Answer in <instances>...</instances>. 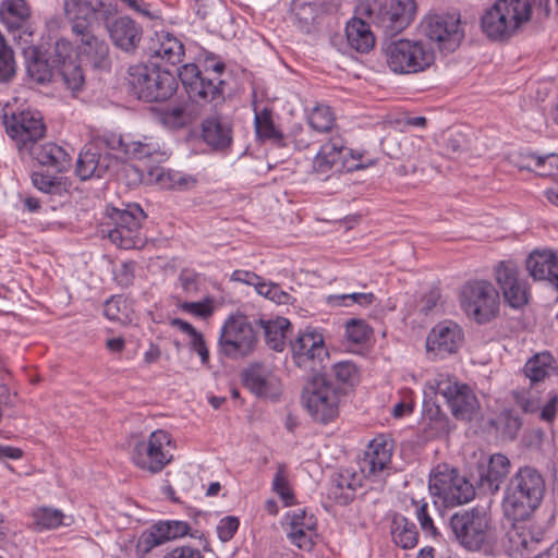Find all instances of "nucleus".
<instances>
[{"instance_id":"f257e3e1","label":"nucleus","mask_w":558,"mask_h":558,"mask_svg":"<svg viewBox=\"0 0 558 558\" xmlns=\"http://www.w3.org/2000/svg\"><path fill=\"white\" fill-rule=\"evenodd\" d=\"M416 13L414 0H377L360 1L353 16L345 23L344 35H374L371 26L375 25L387 35H399L413 21Z\"/></svg>"},{"instance_id":"f03ea898","label":"nucleus","mask_w":558,"mask_h":558,"mask_svg":"<svg viewBox=\"0 0 558 558\" xmlns=\"http://www.w3.org/2000/svg\"><path fill=\"white\" fill-rule=\"evenodd\" d=\"M550 10V0H496L481 17V28L485 35H511L531 21L542 24Z\"/></svg>"},{"instance_id":"7ed1b4c3","label":"nucleus","mask_w":558,"mask_h":558,"mask_svg":"<svg viewBox=\"0 0 558 558\" xmlns=\"http://www.w3.org/2000/svg\"><path fill=\"white\" fill-rule=\"evenodd\" d=\"M546 493L543 474L535 468H519L506 485L502 510L512 522L529 520L541 506Z\"/></svg>"},{"instance_id":"20e7f679","label":"nucleus","mask_w":558,"mask_h":558,"mask_svg":"<svg viewBox=\"0 0 558 558\" xmlns=\"http://www.w3.org/2000/svg\"><path fill=\"white\" fill-rule=\"evenodd\" d=\"M225 68V63L216 61L211 53L205 59V73L194 63L184 64L179 70V77L189 99L201 107L210 105L213 109L221 105L225 101L226 83L220 75Z\"/></svg>"},{"instance_id":"39448f33","label":"nucleus","mask_w":558,"mask_h":558,"mask_svg":"<svg viewBox=\"0 0 558 558\" xmlns=\"http://www.w3.org/2000/svg\"><path fill=\"white\" fill-rule=\"evenodd\" d=\"M383 50L388 68L396 74L421 73L435 61L433 45L423 38L400 37L387 40Z\"/></svg>"},{"instance_id":"423d86ee","label":"nucleus","mask_w":558,"mask_h":558,"mask_svg":"<svg viewBox=\"0 0 558 558\" xmlns=\"http://www.w3.org/2000/svg\"><path fill=\"white\" fill-rule=\"evenodd\" d=\"M449 527L458 544L469 551L488 548L496 541L492 517L483 508L454 512L450 517Z\"/></svg>"},{"instance_id":"0eeeda50","label":"nucleus","mask_w":558,"mask_h":558,"mask_svg":"<svg viewBox=\"0 0 558 558\" xmlns=\"http://www.w3.org/2000/svg\"><path fill=\"white\" fill-rule=\"evenodd\" d=\"M125 80L129 94L147 102L165 101L178 87L171 72L142 63L130 66Z\"/></svg>"},{"instance_id":"6e6552de","label":"nucleus","mask_w":558,"mask_h":558,"mask_svg":"<svg viewBox=\"0 0 558 558\" xmlns=\"http://www.w3.org/2000/svg\"><path fill=\"white\" fill-rule=\"evenodd\" d=\"M425 397L441 396L457 420L471 421L480 409V403L465 384H459L447 375H438L429 380L424 390Z\"/></svg>"},{"instance_id":"1a4fd4ad","label":"nucleus","mask_w":558,"mask_h":558,"mask_svg":"<svg viewBox=\"0 0 558 558\" xmlns=\"http://www.w3.org/2000/svg\"><path fill=\"white\" fill-rule=\"evenodd\" d=\"M461 307L478 324H486L499 313V292L487 280L466 282L460 294Z\"/></svg>"},{"instance_id":"9d476101","label":"nucleus","mask_w":558,"mask_h":558,"mask_svg":"<svg viewBox=\"0 0 558 558\" xmlns=\"http://www.w3.org/2000/svg\"><path fill=\"white\" fill-rule=\"evenodd\" d=\"M429 490L432 495L440 498L446 507L468 504L475 496L473 484L447 465L437 466L429 476Z\"/></svg>"},{"instance_id":"9b49d317","label":"nucleus","mask_w":558,"mask_h":558,"mask_svg":"<svg viewBox=\"0 0 558 558\" xmlns=\"http://www.w3.org/2000/svg\"><path fill=\"white\" fill-rule=\"evenodd\" d=\"M302 401L312 417L326 423L337 414L338 388L323 375H315L306 383Z\"/></svg>"},{"instance_id":"f8f14e48","label":"nucleus","mask_w":558,"mask_h":558,"mask_svg":"<svg viewBox=\"0 0 558 558\" xmlns=\"http://www.w3.org/2000/svg\"><path fill=\"white\" fill-rule=\"evenodd\" d=\"M108 216L113 228L109 230L108 238L112 243L123 250H130L142 244L141 227L146 214L137 204H128L125 208L112 207Z\"/></svg>"},{"instance_id":"ddd939ff","label":"nucleus","mask_w":558,"mask_h":558,"mask_svg":"<svg viewBox=\"0 0 558 558\" xmlns=\"http://www.w3.org/2000/svg\"><path fill=\"white\" fill-rule=\"evenodd\" d=\"M257 343L255 330L244 315H232L223 324L219 337L220 352L232 359L247 356Z\"/></svg>"},{"instance_id":"4468645a","label":"nucleus","mask_w":558,"mask_h":558,"mask_svg":"<svg viewBox=\"0 0 558 558\" xmlns=\"http://www.w3.org/2000/svg\"><path fill=\"white\" fill-rule=\"evenodd\" d=\"M170 444L171 437L166 430H155L147 440H140L134 445L132 461L144 471L159 473L172 460V454L167 449Z\"/></svg>"},{"instance_id":"2eb2a0df","label":"nucleus","mask_w":558,"mask_h":558,"mask_svg":"<svg viewBox=\"0 0 558 558\" xmlns=\"http://www.w3.org/2000/svg\"><path fill=\"white\" fill-rule=\"evenodd\" d=\"M494 275L506 304L512 308H521L527 304L529 282L514 262H499L494 268Z\"/></svg>"},{"instance_id":"dca6fc26","label":"nucleus","mask_w":558,"mask_h":558,"mask_svg":"<svg viewBox=\"0 0 558 558\" xmlns=\"http://www.w3.org/2000/svg\"><path fill=\"white\" fill-rule=\"evenodd\" d=\"M100 143L111 150H120L126 156L138 160L161 162L166 158V154L161 150L158 140L151 136L131 140L128 136L109 134L105 135Z\"/></svg>"},{"instance_id":"f3484780","label":"nucleus","mask_w":558,"mask_h":558,"mask_svg":"<svg viewBox=\"0 0 558 558\" xmlns=\"http://www.w3.org/2000/svg\"><path fill=\"white\" fill-rule=\"evenodd\" d=\"M28 77L38 84H46L57 77V61L53 44L32 45L23 49Z\"/></svg>"},{"instance_id":"a211bd4d","label":"nucleus","mask_w":558,"mask_h":558,"mask_svg":"<svg viewBox=\"0 0 558 558\" xmlns=\"http://www.w3.org/2000/svg\"><path fill=\"white\" fill-rule=\"evenodd\" d=\"M53 56L58 64L57 76H60L63 84L72 92H78L84 84L85 77L82 63H77L74 56L72 43L65 38H57L53 43Z\"/></svg>"},{"instance_id":"6ab92c4d","label":"nucleus","mask_w":558,"mask_h":558,"mask_svg":"<svg viewBox=\"0 0 558 558\" xmlns=\"http://www.w3.org/2000/svg\"><path fill=\"white\" fill-rule=\"evenodd\" d=\"M292 359L299 367L314 371L327 352L324 345V337L314 329L300 331L291 342Z\"/></svg>"},{"instance_id":"aec40b11","label":"nucleus","mask_w":558,"mask_h":558,"mask_svg":"<svg viewBox=\"0 0 558 558\" xmlns=\"http://www.w3.org/2000/svg\"><path fill=\"white\" fill-rule=\"evenodd\" d=\"M46 126L41 117L31 111H22L7 123V133L16 143L19 149L27 150L33 143L44 137Z\"/></svg>"},{"instance_id":"412c9836","label":"nucleus","mask_w":558,"mask_h":558,"mask_svg":"<svg viewBox=\"0 0 558 558\" xmlns=\"http://www.w3.org/2000/svg\"><path fill=\"white\" fill-rule=\"evenodd\" d=\"M509 472L510 460L501 453H495L477 464L473 476L480 490L494 495L500 489Z\"/></svg>"},{"instance_id":"4be33fe9","label":"nucleus","mask_w":558,"mask_h":558,"mask_svg":"<svg viewBox=\"0 0 558 558\" xmlns=\"http://www.w3.org/2000/svg\"><path fill=\"white\" fill-rule=\"evenodd\" d=\"M461 327L452 320L438 323L428 333L426 349L438 357L456 353L463 342Z\"/></svg>"},{"instance_id":"5701e85b","label":"nucleus","mask_w":558,"mask_h":558,"mask_svg":"<svg viewBox=\"0 0 558 558\" xmlns=\"http://www.w3.org/2000/svg\"><path fill=\"white\" fill-rule=\"evenodd\" d=\"M118 166V158L110 153H100L97 145H86L76 160L75 173L85 181L102 178Z\"/></svg>"},{"instance_id":"b1692460","label":"nucleus","mask_w":558,"mask_h":558,"mask_svg":"<svg viewBox=\"0 0 558 558\" xmlns=\"http://www.w3.org/2000/svg\"><path fill=\"white\" fill-rule=\"evenodd\" d=\"M391 454L392 446L384 436L374 438L360 461L361 475L367 478H380L385 470L389 468Z\"/></svg>"},{"instance_id":"393cba45","label":"nucleus","mask_w":558,"mask_h":558,"mask_svg":"<svg viewBox=\"0 0 558 558\" xmlns=\"http://www.w3.org/2000/svg\"><path fill=\"white\" fill-rule=\"evenodd\" d=\"M190 530V524L185 521H159L141 535L137 544V550L143 554H147L154 547L159 546L165 542L187 535Z\"/></svg>"},{"instance_id":"a878e982","label":"nucleus","mask_w":558,"mask_h":558,"mask_svg":"<svg viewBox=\"0 0 558 558\" xmlns=\"http://www.w3.org/2000/svg\"><path fill=\"white\" fill-rule=\"evenodd\" d=\"M31 7L25 0H2L0 2V21L9 33L33 35L35 28L31 21Z\"/></svg>"},{"instance_id":"bb28decb","label":"nucleus","mask_w":558,"mask_h":558,"mask_svg":"<svg viewBox=\"0 0 558 558\" xmlns=\"http://www.w3.org/2000/svg\"><path fill=\"white\" fill-rule=\"evenodd\" d=\"M465 25L459 12H430L422 19L418 29L421 35H464Z\"/></svg>"},{"instance_id":"cd10ccee","label":"nucleus","mask_w":558,"mask_h":558,"mask_svg":"<svg viewBox=\"0 0 558 558\" xmlns=\"http://www.w3.org/2000/svg\"><path fill=\"white\" fill-rule=\"evenodd\" d=\"M27 151L38 165L48 168L54 173L68 171L71 167L72 158L70 154L56 143H33Z\"/></svg>"},{"instance_id":"c85d7f7f","label":"nucleus","mask_w":558,"mask_h":558,"mask_svg":"<svg viewBox=\"0 0 558 558\" xmlns=\"http://www.w3.org/2000/svg\"><path fill=\"white\" fill-rule=\"evenodd\" d=\"M351 150L345 146L340 136L331 137L329 142L322 145L313 160V169L320 174L327 173L336 168L338 171L344 167L343 159Z\"/></svg>"},{"instance_id":"c756f323","label":"nucleus","mask_w":558,"mask_h":558,"mask_svg":"<svg viewBox=\"0 0 558 558\" xmlns=\"http://www.w3.org/2000/svg\"><path fill=\"white\" fill-rule=\"evenodd\" d=\"M143 57L159 58L172 65L182 62L184 46L178 37H144Z\"/></svg>"},{"instance_id":"7c9ffc66","label":"nucleus","mask_w":558,"mask_h":558,"mask_svg":"<svg viewBox=\"0 0 558 558\" xmlns=\"http://www.w3.org/2000/svg\"><path fill=\"white\" fill-rule=\"evenodd\" d=\"M363 476L352 470L344 469L331 477L328 488V498L338 505H349L355 493L362 487Z\"/></svg>"},{"instance_id":"2f4dec72","label":"nucleus","mask_w":558,"mask_h":558,"mask_svg":"<svg viewBox=\"0 0 558 558\" xmlns=\"http://www.w3.org/2000/svg\"><path fill=\"white\" fill-rule=\"evenodd\" d=\"M526 269L534 280H547L558 290V251H534L526 259Z\"/></svg>"},{"instance_id":"473e14b6","label":"nucleus","mask_w":558,"mask_h":558,"mask_svg":"<svg viewBox=\"0 0 558 558\" xmlns=\"http://www.w3.org/2000/svg\"><path fill=\"white\" fill-rule=\"evenodd\" d=\"M74 56L81 63L89 64L99 70L110 65L108 44L100 37H82V43L74 50Z\"/></svg>"},{"instance_id":"72a5a7b5","label":"nucleus","mask_w":558,"mask_h":558,"mask_svg":"<svg viewBox=\"0 0 558 558\" xmlns=\"http://www.w3.org/2000/svg\"><path fill=\"white\" fill-rule=\"evenodd\" d=\"M242 383L257 397H268L275 388L276 377L265 364L254 363L242 372Z\"/></svg>"},{"instance_id":"f704fd0d","label":"nucleus","mask_w":558,"mask_h":558,"mask_svg":"<svg viewBox=\"0 0 558 558\" xmlns=\"http://www.w3.org/2000/svg\"><path fill=\"white\" fill-rule=\"evenodd\" d=\"M64 9L72 23L73 33L75 35H88L96 19V10L92 3L84 0H66Z\"/></svg>"},{"instance_id":"c9c22d12","label":"nucleus","mask_w":558,"mask_h":558,"mask_svg":"<svg viewBox=\"0 0 558 558\" xmlns=\"http://www.w3.org/2000/svg\"><path fill=\"white\" fill-rule=\"evenodd\" d=\"M203 138L215 149H223L232 142V131L229 121L221 116L207 118L203 122Z\"/></svg>"},{"instance_id":"e433bc0d","label":"nucleus","mask_w":558,"mask_h":558,"mask_svg":"<svg viewBox=\"0 0 558 558\" xmlns=\"http://www.w3.org/2000/svg\"><path fill=\"white\" fill-rule=\"evenodd\" d=\"M525 378L531 386L543 383L545 379L558 374V366L554 356L548 352H542L530 357L524 367Z\"/></svg>"},{"instance_id":"4c0bfd02","label":"nucleus","mask_w":558,"mask_h":558,"mask_svg":"<svg viewBox=\"0 0 558 558\" xmlns=\"http://www.w3.org/2000/svg\"><path fill=\"white\" fill-rule=\"evenodd\" d=\"M292 11L300 25V31L306 33L315 32L313 26L326 17L322 2L318 0H293Z\"/></svg>"},{"instance_id":"58836bf2","label":"nucleus","mask_w":558,"mask_h":558,"mask_svg":"<svg viewBox=\"0 0 558 558\" xmlns=\"http://www.w3.org/2000/svg\"><path fill=\"white\" fill-rule=\"evenodd\" d=\"M71 517H66L61 510L51 507H39L32 512V526L35 531L52 530L61 525L69 526Z\"/></svg>"},{"instance_id":"ea45409f","label":"nucleus","mask_w":558,"mask_h":558,"mask_svg":"<svg viewBox=\"0 0 558 558\" xmlns=\"http://www.w3.org/2000/svg\"><path fill=\"white\" fill-rule=\"evenodd\" d=\"M391 536L395 544L402 549H411L418 542L416 525L403 515H397L392 520Z\"/></svg>"},{"instance_id":"a19ab883","label":"nucleus","mask_w":558,"mask_h":558,"mask_svg":"<svg viewBox=\"0 0 558 558\" xmlns=\"http://www.w3.org/2000/svg\"><path fill=\"white\" fill-rule=\"evenodd\" d=\"M255 132L259 140L270 141L278 146H284L282 133L276 128L271 109L264 108L255 113Z\"/></svg>"},{"instance_id":"79ce46f5","label":"nucleus","mask_w":558,"mask_h":558,"mask_svg":"<svg viewBox=\"0 0 558 558\" xmlns=\"http://www.w3.org/2000/svg\"><path fill=\"white\" fill-rule=\"evenodd\" d=\"M262 324L267 345L277 352L283 351L290 322L284 317H277L274 320H262Z\"/></svg>"},{"instance_id":"37998d69","label":"nucleus","mask_w":558,"mask_h":558,"mask_svg":"<svg viewBox=\"0 0 558 558\" xmlns=\"http://www.w3.org/2000/svg\"><path fill=\"white\" fill-rule=\"evenodd\" d=\"M376 37H331V45L343 54L369 52L376 44Z\"/></svg>"},{"instance_id":"c03bdc74","label":"nucleus","mask_w":558,"mask_h":558,"mask_svg":"<svg viewBox=\"0 0 558 558\" xmlns=\"http://www.w3.org/2000/svg\"><path fill=\"white\" fill-rule=\"evenodd\" d=\"M507 536L510 543V549L514 554L522 555L524 551L533 550L538 543V541L533 537L530 530L517 525L515 522H513L511 529L508 531Z\"/></svg>"},{"instance_id":"a18cd8bd","label":"nucleus","mask_w":558,"mask_h":558,"mask_svg":"<svg viewBox=\"0 0 558 558\" xmlns=\"http://www.w3.org/2000/svg\"><path fill=\"white\" fill-rule=\"evenodd\" d=\"M157 181L165 189L178 190H189L197 182L193 175L171 169H162L157 175Z\"/></svg>"},{"instance_id":"49530a36","label":"nucleus","mask_w":558,"mask_h":558,"mask_svg":"<svg viewBox=\"0 0 558 558\" xmlns=\"http://www.w3.org/2000/svg\"><path fill=\"white\" fill-rule=\"evenodd\" d=\"M16 74V62L14 51L5 41L4 37H0V83H9Z\"/></svg>"},{"instance_id":"de8ad7c7","label":"nucleus","mask_w":558,"mask_h":558,"mask_svg":"<svg viewBox=\"0 0 558 558\" xmlns=\"http://www.w3.org/2000/svg\"><path fill=\"white\" fill-rule=\"evenodd\" d=\"M308 123L317 132L326 133L335 125V116L329 106L318 105L310 113Z\"/></svg>"},{"instance_id":"09e8293b","label":"nucleus","mask_w":558,"mask_h":558,"mask_svg":"<svg viewBox=\"0 0 558 558\" xmlns=\"http://www.w3.org/2000/svg\"><path fill=\"white\" fill-rule=\"evenodd\" d=\"M527 158L534 160L538 175L553 177L558 180V154L538 155L533 153Z\"/></svg>"},{"instance_id":"8fccbe9b","label":"nucleus","mask_w":558,"mask_h":558,"mask_svg":"<svg viewBox=\"0 0 558 558\" xmlns=\"http://www.w3.org/2000/svg\"><path fill=\"white\" fill-rule=\"evenodd\" d=\"M32 182L36 189L47 194H61L65 191L62 178L35 171Z\"/></svg>"},{"instance_id":"3c124183","label":"nucleus","mask_w":558,"mask_h":558,"mask_svg":"<svg viewBox=\"0 0 558 558\" xmlns=\"http://www.w3.org/2000/svg\"><path fill=\"white\" fill-rule=\"evenodd\" d=\"M374 300L375 295L372 292H355L349 294L330 295L328 296V304L331 306H350L355 303L360 306H368L374 302Z\"/></svg>"},{"instance_id":"603ef678","label":"nucleus","mask_w":558,"mask_h":558,"mask_svg":"<svg viewBox=\"0 0 558 558\" xmlns=\"http://www.w3.org/2000/svg\"><path fill=\"white\" fill-rule=\"evenodd\" d=\"M372 335V329L363 319L352 318L345 324V337L355 344L365 343Z\"/></svg>"},{"instance_id":"864d4df0","label":"nucleus","mask_w":558,"mask_h":558,"mask_svg":"<svg viewBox=\"0 0 558 558\" xmlns=\"http://www.w3.org/2000/svg\"><path fill=\"white\" fill-rule=\"evenodd\" d=\"M272 489L284 501L286 506H291L293 502V493L290 489L289 482L286 474V466L279 464L275 473Z\"/></svg>"},{"instance_id":"5fc2aeb1","label":"nucleus","mask_w":558,"mask_h":558,"mask_svg":"<svg viewBox=\"0 0 558 558\" xmlns=\"http://www.w3.org/2000/svg\"><path fill=\"white\" fill-rule=\"evenodd\" d=\"M107 29L110 35H138L141 27L130 16H119L107 22Z\"/></svg>"},{"instance_id":"6e6d98bb","label":"nucleus","mask_w":558,"mask_h":558,"mask_svg":"<svg viewBox=\"0 0 558 558\" xmlns=\"http://www.w3.org/2000/svg\"><path fill=\"white\" fill-rule=\"evenodd\" d=\"M290 531L293 530H316L317 520L313 514H307L304 509L293 510L287 513Z\"/></svg>"},{"instance_id":"4d7b16f0","label":"nucleus","mask_w":558,"mask_h":558,"mask_svg":"<svg viewBox=\"0 0 558 558\" xmlns=\"http://www.w3.org/2000/svg\"><path fill=\"white\" fill-rule=\"evenodd\" d=\"M116 48L130 54L143 56V45H146L144 37H111Z\"/></svg>"},{"instance_id":"13d9d810","label":"nucleus","mask_w":558,"mask_h":558,"mask_svg":"<svg viewBox=\"0 0 558 558\" xmlns=\"http://www.w3.org/2000/svg\"><path fill=\"white\" fill-rule=\"evenodd\" d=\"M316 530H293L288 532V538L298 548L310 551L314 546V536Z\"/></svg>"},{"instance_id":"bf43d9fd","label":"nucleus","mask_w":558,"mask_h":558,"mask_svg":"<svg viewBox=\"0 0 558 558\" xmlns=\"http://www.w3.org/2000/svg\"><path fill=\"white\" fill-rule=\"evenodd\" d=\"M258 293L277 304H288L292 302V295L281 290L276 283L264 282L258 287Z\"/></svg>"},{"instance_id":"052dcab7","label":"nucleus","mask_w":558,"mask_h":558,"mask_svg":"<svg viewBox=\"0 0 558 558\" xmlns=\"http://www.w3.org/2000/svg\"><path fill=\"white\" fill-rule=\"evenodd\" d=\"M180 307L183 312L202 318L209 317L214 312L213 300L210 298H206L202 302H183Z\"/></svg>"},{"instance_id":"680f3d73","label":"nucleus","mask_w":558,"mask_h":558,"mask_svg":"<svg viewBox=\"0 0 558 558\" xmlns=\"http://www.w3.org/2000/svg\"><path fill=\"white\" fill-rule=\"evenodd\" d=\"M499 418L502 424L504 433L510 439H513L517 436L519 429L521 428V418L510 410H505L504 412H501Z\"/></svg>"},{"instance_id":"e2e57ef3","label":"nucleus","mask_w":558,"mask_h":558,"mask_svg":"<svg viewBox=\"0 0 558 558\" xmlns=\"http://www.w3.org/2000/svg\"><path fill=\"white\" fill-rule=\"evenodd\" d=\"M239 519L236 517H225L217 525V534L220 541L229 542L239 529Z\"/></svg>"},{"instance_id":"0e129e2a","label":"nucleus","mask_w":558,"mask_h":558,"mask_svg":"<svg viewBox=\"0 0 558 558\" xmlns=\"http://www.w3.org/2000/svg\"><path fill=\"white\" fill-rule=\"evenodd\" d=\"M189 114L187 108L183 106H173L163 112L162 119L166 124L178 128L185 124L186 117Z\"/></svg>"},{"instance_id":"69168bd1","label":"nucleus","mask_w":558,"mask_h":558,"mask_svg":"<svg viewBox=\"0 0 558 558\" xmlns=\"http://www.w3.org/2000/svg\"><path fill=\"white\" fill-rule=\"evenodd\" d=\"M121 305L125 310V302L121 298H111L104 304V314L110 320L124 322V314Z\"/></svg>"},{"instance_id":"338daca9","label":"nucleus","mask_w":558,"mask_h":558,"mask_svg":"<svg viewBox=\"0 0 558 558\" xmlns=\"http://www.w3.org/2000/svg\"><path fill=\"white\" fill-rule=\"evenodd\" d=\"M135 272L134 262H123L119 269L114 271V279L122 288H129L133 284Z\"/></svg>"},{"instance_id":"774afa93","label":"nucleus","mask_w":558,"mask_h":558,"mask_svg":"<svg viewBox=\"0 0 558 558\" xmlns=\"http://www.w3.org/2000/svg\"><path fill=\"white\" fill-rule=\"evenodd\" d=\"M517 405L524 413H535L541 409L538 399L534 398L531 392L515 391L513 393Z\"/></svg>"}]
</instances>
